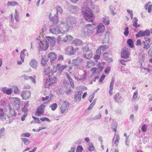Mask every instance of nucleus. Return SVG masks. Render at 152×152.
I'll return each instance as SVG.
<instances>
[{
  "instance_id": "f257e3e1",
  "label": "nucleus",
  "mask_w": 152,
  "mask_h": 152,
  "mask_svg": "<svg viewBox=\"0 0 152 152\" xmlns=\"http://www.w3.org/2000/svg\"><path fill=\"white\" fill-rule=\"evenodd\" d=\"M93 3L91 0H85L83 3L84 6L82 7L81 10L84 18L88 22H92L94 19V16L91 10L89 7V6H91L94 10L98 12L99 10L96 5H93Z\"/></svg>"
},
{
  "instance_id": "f03ea898",
  "label": "nucleus",
  "mask_w": 152,
  "mask_h": 152,
  "mask_svg": "<svg viewBox=\"0 0 152 152\" xmlns=\"http://www.w3.org/2000/svg\"><path fill=\"white\" fill-rule=\"evenodd\" d=\"M60 24L58 26H56L55 28H52L50 26L49 29L50 32L54 34H63L68 31V27H65L64 23L63 21H61Z\"/></svg>"
},
{
  "instance_id": "7ed1b4c3",
  "label": "nucleus",
  "mask_w": 152,
  "mask_h": 152,
  "mask_svg": "<svg viewBox=\"0 0 152 152\" xmlns=\"http://www.w3.org/2000/svg\"><path fill=\"white\" fill-rule=\"evenodd\" d=\"M39 37L37 39L39 41L38 42L39 50L42 51L46 50L49 46L47 39L42 36H39Z\"/></svg>"
},
{
  "instance_id": "20e7f679",
  "label": "nucleus",
  "mask_w": 152,
  "mask_h": 152,
  "mask_svg": "<svg viewBox=\"0 0 152 152\" xmlns=\"http://www.w3.org/2000/svg\"><path fill=\"white\" fill-rule=\"evenodd\" d=\"M56 12L54 15V16L51 17V14H50L49 18L50 20L53 21V23L54 25L58 24V14L62 13L63 10L62 8L59 6H58L56 8Z\"/></svg>"
},
{
  "instance_id": "39448f33",
  "label": "nucleus",
  "mask_w": 152,
  "mask_h": 152,
  "mask_svg": "<svg viewBox=\"0 0 152 152\" xmlns=\"http://www.w3.org/2000/svg\"><path fill=\"white\" fill-rule=\"evenodd\" d=\"M65 27H68V31L71 28L75 26L76 24V18L72 16H69L67 18L66 22H64Z\"/></svg>"
},
{
  "instance_id": "423d86ee",
  "label": "nucleus",
  "mask_w": 152,
  "mask_h": 152,
  "mask_svg": "<svg viewBox=\"0 0 152 152\" xmlns=\"http://www.w3.org/2000/svg\"><path fill=\"white\" fill-rule=\"evenodd\" d=\"M94 24H87L85 28L82 30L83 34L86 37H88L92 34L94 29L93 26Z\"/></svg>"
},
{
  "instance_id": "0eeeda50",
  "label": "nucleus",
  "mask_w": 152,
  "mask_h": 152,
  "mask_svg": "<svg viewBox=\"0 0 152 152\" xmlns=\"http://www.w3.org/2000/svg\"><path fill=\"white\" fill-rule=\"evenodd\" d=\"M6 109L0 108V119L5 123L8 124L11 122L9 117L6 114Z\"/></svg>"
},
{
  "instance_id": "6e6552de",
  "label": "nucleus",
  "mask_w": 152,
  "mask_h": 152,
  "mask_svg": "<svg viewBox=\"0 0 152 152\" xmlns=\"http://www.w3.org/2000/svg\"><path fill=\"white\" fill-rule=\"evenodd\" d=\"M73 37L71 35H66V36L62 34L58 36L56 39L57 42L59 44H61L62 42H66L68 41H70L72 40Z\"/></svg>"
},
{
  "instance_id": "1a4fd4ad",
  "label": "nucleus",
  "mask_w": 152,
  "mask_h": 152,
  "mask_svg": "<svg viewBox=\"0 0 152 152\" xmlns=\"http://www.w3.org/2000/svg\"><path fill=\"white\" fill-rule=\"evenodd\" d=\"M57 69L56 67L54 65L47 66L45 68L44 73L46 75H48L49 76L52 75L53 73L56 72Z\"/></svg>"
},
{
  "instance_id": "9d476101",
  "label": "nucleus",
  "mask_w": 152,
  "mask_h": 152,
  "mask_svg": "<svg viewBox=\"0 0 152 152\" xmlns=\"http://www.w3.org/2000/svg\"><path fill=\"white\" fill-rule=\"evenodd\" d=\"M58 104L60 105V110L62 114H64L66 112L69 105V103L67 101H63L60 100Z\"/></svg>"
},
{
  "instance_id": "9b49d317",
  "label": "nucleus",
  "mask_w": 152,
  "mask_h": 152,
  "mask_svg": "<svg viewBox=\"0 0 152 152\" xmlns=\"http://www.w3.org/2000/svg\"><path fill=\"white\" fill-rule=\"evenodd\" d=\"M10 99L13 103L12 107L13 108L16 110L19 109L21 102L20 99L17 97L11 98Z\"/></svg>"
},
{
  "instance_id": "f8f14e48",
  "label": "nucleus",
  "mask_w": 152,
  "mask_h": 152,
  "mask_svg": "<svg viewBox=\"0 0 152 152\" xmlns=\"http://www.w3.org/2000/svg\"><path fill=\"white\" fill-rule=\"evenodd\" d=\"M78 48H77L75 49L72 46H69L66 47L64 50L66 53L68 55H74L78 50Z\"/></svg>"
},
{
  "instance_id": "ddd939ff",
  "label": "nucleus",
  "mask_w": 152,
  "mask_h": 152,
  "mask_svg": "<svg viewBox=\"0 0 152 152\" xmlns=\"http://www.w3.org/2000/svg\"><path fill=\"white\" fill-rule=\"evenodd\" d=\"M56 78L54 76L51 75L49 76V78L47 80L45 87L48 86L55 83L56 82Z\"/></svg>"
},
{
  "instance_id": "4468645a",
  "label": "nucleus",
  "mask_w": 152,
  "mask_h": 152,
  "mask_svg": "<svg viewBox=\"0 0 152 152\" xmlns=\"http://www.w3.org/2000/svg\"><path fill=\"white\" fill-rule=\"evenodd\" d=\"M150 32L149 30H146L145 31L141 30L139 31L136 34L137 37H139L145 36H149L150 35Z\"/></svg>"
},
{
  "instance_id": "2eb2a0df",
  "label": "nucleus",
  "mask_w": 152,
  "mask_h": 152,
  "mask_svg": "<svg viewBox=\"0 0 152 152\" xmlns=\"http://www.w3.org/2000/svg\"><path fill=\"white\" fill-rule=\"evenodd\" d=\"M130 56V53L128 49L126 47L123 48L122 50L121 54V57L124 58H128Z\"/></svg>"
},
{
  "instance_id": "dca6fc26",
  "label": "nucleus",
  "mask_w": 152,
  "mask_h": 152,
  "mask_svg": "<svg viewBox=\"0 0 152 152\" xmlns=\"http://www.w3.org/2000/svg\"><path fill=\"white\" fill-rule=\"evenodd\" d=\"M8 108L9 110V113L7 116L9 117V118L10 117H15L16 115V113L14 109L12 107V105H9Z\"/></svg>"
},
{
  "instance_id": "f3484780",
  "label": "nucleus",
  "mask_w": 152,
  "mask_h": 152,
  "mask_svg": "<svg viewBox=\"0 0 152 152\" xmlns=\"http://www.w3.org/2000/svg\"><path fill=\"white\" fill-rule=\"evenodd\" d=\"M83 59L80 58H77L74 59L72 61V64L76 66H78V67H77V68L81 69V67L80 66V64L83 61Z\"/></svg>"
},
{
  "instance_id": "a211bd4d",
  "label": "nucleus",
  "mask_w": 152,
  "mask_h": 152,
  "mask_svg": "<svg viewBox=\"0 0 152 152\" xmlns=\"http://www.w3.org/2000/svg\"><path fill=\"white\" fill-rule=\"evenodd\" d=\"M45 107L44 105L42 104L38 107L36 113L38 116H40L44 113V109Z\"/></svg>"
},
{
  "instance_id": "6ab92c4d",
  "label": "nucleus",
  "mask_w": 152,
  "mask_h": 152,
  "mask_svg": "<svg viewBox=\"0 0 152 152\" xmlns=\"http://www.w3.org/2000/svg\"><path fill=\"white\" fill-rule=\"evenodd\" d=\"M47 39L48 43L50 45L53 46L55 45L56 42V39L55 37H48Z\"/></svg>"
},
{
  "instance_id": "aec40b11",
  "label": "nucleus",
  "mask_w": 152,
  "mask_h": 152,
  "mask_svg": "<svg viewBox=\"0 0 152 152\" xmlns=\"http://www.w3.org/2000/svg\"><path fill=\"white\" fill-rule=\"evenodd\" d=\"M83 92L81 91L76 92L74 95V101L75 102H78L81 99V95Z\"/></svg>"
},
{
  "instance_id": "412c9836",
  "label": "nucleus",
  "mask_w": 152,
  "mask_h": 152,
  "mask_svg": "<svg viewBox=\"0 0 152 152\" xmlns=\"http://www.w3.org/2000/svg\"><path fill=\"white\" fill-rule=\"evenodd\" d=\"M1 91L7 95L11 94L12 92V89L11 88H8L6 87L2 88Z\"/></svg>"
},
{
  "instance_id": "4be33fe9",
  "label": "nucleus",
  "mask_w": 152,
  "mask_h": 152,
  "mask_svg": "<svg viewBox=\"0 0 152 152\" xmlns=\"http://www.w3.org/2000/svg\"><path fill=\"white\" fill-rule=\"evenodd\" d=\"M105 26L101 23L97 26L96 32L98 33H103L105 30Z\"/></svg>"
},
{
  "instance_id": "5701e85b",
  "label": "nucleus",
  "mask_w": 152,
  "mask_h": 152,
  "mask_svg": "<svg viewBox=\"0 0 152 152\" xmlns=\"http://www.w3.org/2000/svg\"><path fill=\"white\" fill-rule=\"evenodd\" d=\"M31 94V93L30 91H23L21 94V96L24 99H26L29 98Z\"/></svg>"
},
{
  "instance_id": "b1692460",
  "label": "nucleus",
  "mask_w": 152,
  "mask_h": 152,
  "mask_svg": "<svg viewBox=\"0 0 152 152\" xmlns=\"http://www.w3.org/2000/svg\"><path fill=\"white\" fill-rule=\"evenodd\" d=\"M30 65L32 68L36 69L38 65V63L36 60L33 59L30 61Z\"/></svg>"
},
{
  "instance_id": "393cba45",
  "label": "nucleus",
  "mask_w": 152,
  "mask_h": 152,
  "mask_svg": "<svg viewBox=\"0 0 152 152\" xmlns=\"http://www.w3.org/2000/svg\"><path fill=\"white\" fill-rule=\"evenodd\" d=\"M69 11L74 13H76L79 10V9L77 6H74L72 5L70 6L69 7Z\"/></svg>"
},
{
  "instance_id": "a878e982",
  "label": "nucleus",
  "mask_w": 152,
  "mask_h": 152,
  "mask_svg": "<svg viewBox=\"0 0 152 152\" xmlns=\"http://www.w3.org/2000/svg\"><path fill=\"white\" fill-rule=\"evenodd\" d=\"M48 56L50 58L51 61H54L56 58V55L54 52L49 53Z\"/></svg>"
},
{
  "instance_id": "bb28decb",
  "label": "nucleus",
  "mask_w": 152,
  "mask_h": 152,
  "mask_svg": "<svg viewBox=\"0 0 152 152\" xmlns=\"http://www.w3.org/2000/svg\"><path fill=\"white\" fill-rule=\"evenodd\" d=\"M109 48V47L106 45H102L100 46L97 49L99 50V51L101 53L102 51L103 52Z\"/></svg>"
},
{
  "instance_id": "cd10ccee",
  "label": "nucleus",
  "mask_w": 152,
  "mask_h": 152,
  "mask_svg": "<svg viewBox=\"0 0 152 152\" xmlns=\"http://www.w3.org/2000/svg\"><path fill=\"white\" fill-rule=\"evenodd\" d=\"M142 45H143V48L144 49L148 50L149 48L151 46V44L150 43L148 42H143L142 43Z\"/></svg>"
},
{
  "instance_id": "c85d7f7f",
  "label": "nucleus",
  "mask_w": 152,
  "mask_h": 152,
  "mask_svg": "<svg viewBox=\"0 0 152 152\" xmlns=\"http://www.w3.org/2000/svg\"><path fill=\"white\" fill-rule=\"evenodd\" d=\"M73 44L75 46L80 45L82 44V41L78 39H77L73 41Z\"/></svg>"
},
{
  "instance_id": "c756f323",
  "label": "nucleus",
  "mask_w": 152,
  "mask_h": 152,
  "mask_svg": "<svg viewBox=\"0 0 152 152\" xmlns=\"http://www.w3.org/2000/svg\"><path fill=\"white\" fill-rule=\"evenodd\" d=\"M92 56V52L91 51H89L88 53H87L83 55V57L87 59H91Z\"/></svg>"
},
{
  "instance_id": "7c9ffc66",
  "label": "nucleus",
  "mask_w": 152,
  "mask_h": 152,
  "mask_svg": "<svg viewBox=\"0 0 152 152\" xmlns=\"http://www.w3.org/2000/svg\"><path fill=\"white\" fill-rule=\"evenodd\" d=\"M18 5V3L17 2L14 1H8L7 4V5L8 6H12V7Z\"/></svg>"
},
{
  "instance_id": "2f4dec72",
  "label": "nucleus",
  "mask_w": 152,
  "mask_h": 152,
  "mask_svg": "<svg viewBox=\"0 0 152 152\" xmlns=\"http://www.w3.org/2000/svg\"><path fill=\"white\" fill-rule=\"evenodd\" d=\"M101 53L99 50H97L96 51L95 55L94 57V58L96 60H98L100 57V54Z\"/></svg>"
},
{
  "instance_id": "473e14b6",
  "label": "nucleus",
  "mask_w": 152,
  "mask_h": 152,
  "mask_svg": "<svg viewBox=\"0 0 152 152\" xmlns=\"http://www.w3.org/2000/svg\"><path fill=\"white\" fill-rule=\"evenodd\" d=\"M26 51V49H24L21 52V53L20 54V58L21 60L23 61H24L25 56H26V54H24V52Z\"/></svg>"
},
{
  "instance_id": "72a5a7b5",
  "label": "nucleus",
  "mask_w": 152,
  "mask_h": 152,
  "mask_svg": "<svg viewBox=\"0 0 152 152\" xmlns=\"http://www.w3.org/2000/svg\"><path fill=\"white\" fill-rule=\"evenodd\" d=\"M48 60L46 56H44L42 58L41 60V64L43 66H45L46 64V63L48 61Z\"/></svg>"
},
{
  "instance_id": "f704fd0d",
  "label": "nucleus",
  "mask_w": 152,
  "mask_h": 152,
  "mask_svg": "<svg viewBox=\"0 0 152 152\" xmlns=\"http://www.w3.org/2000/svg\"><path fill=\"white\" fill-rule=\"evenodd\" d=\"M127 43L128 45L131 48L134 47V45L132 39H128L127 40Z\"/></svg>"
},
{
  "instance_id": "c9c22d12",
  "label": "nucleus",
  "mask_w": 152,
  "mask_h": 152,
  "mask_svg": "<svg viewBox=\"0 0 152 152\" xmlns=\"http://www.w3.org/2000/svg\"><path fill=\"white\" fill-rule=\"evenodd\" d=\"M95 64V63L93 61L90 60L87 62L86 66L88 68H90L92 66H94Z\"/></svg>"
},
{
  "instance_id": "e433bc0d",
  "label": "nucleus",
  "mask_w": 152,
  "mask_h": 152,
  "mask_svg": "<svg viewBox=\"0 0 152 152\" xmlns=\"http://www.w3.org/2000/svg\"><path fill=\"white\" fill-rule=\"evenodd\" d=\"M114 83L113 80H112L111 82L110 83V90H109V94L111 95L113 94V84Z\"/></svg>"
},
{
  "instance_id": "4c0bfd02",
  "label": "nucleus",
  "mask_w": 152,
  "mask_h": 152,
  "mask_svg": "<svg viewBox=\"0 0 152 152\" xmlns=\"http://www.w3.org/2000/svg\"><path fill=\"white\" fill-rule=\"evenodd\" d=\"M12 88L14 89V92L15 94H18L20 92V89L18 87L15 85L12 86Z\"/></svg>"
},
{
  "instance_id": "58836bf2",
  "label": "nucleus",
  "mask_w": 152,
  "mask_h": 152,
  "mask_svg": "<svg viewBox=\"0 0 152 152\" xmlns=\"http://www.w3.org/2000/svg\"><path fill=\"white\" fill-rule=\"evenodd\" d=\"M115 100L116 102H117L119 103L120 102V100L121 99V96H119V94H116L115 95Z\"/></svg>"
},
{
  "instance_id": "ea45409f",
  "label": "nucleus",
  "mask_w": 152,
  "mask_h": 152,
  "mask_svg": "<svg viewBox=\"0 0 152 152\" xmlns=\"http://www.w3.org/2000/svg\"><path fill=\"white\" fill-rule=\"evenodd\" d=\"M76 79L77 80H84L86 78V73H84L83 75V77H75Z\"/></svg>"
},
{
  "instance_id": "a19ab883",
  "label": "nucleus",
  "mask_w": 152,
  "mask_h": 152,
  "mask_svg": "<svg viewBox=\"0 0 152 152\" xmlns=\"http://www.w3.org/2000/svg\"><path fill=\"white\" fill-rule=\"evenodd\" d=\"M152 7V5H148L147 4H146L145 5V8L146 10H148V12L149 13H150L151 12Z\"/></svg>"
},
{
  "instance_id": "79ce46f5",
  "label": "nucleus",
  "mask_w": 152,
  "mask_h": 152,
  "mask_svg": "<svg viewBox=\"0 0 152 152\" xmlns=\"http://www.w3.org/2000/svg\"><path fill=\"white\" fill-rule=\"evenodd\" d=\"M52 97V95H49V96H46L45 97H43L42 98V100L43 101H44L47 100L49 99V100H50Z\"/></svg>"
},
{
  "instance_id": "37998d69",
  "label": "nucleus",
  "mask_w": 152,
  "mask_h": 152,
  "mask_svg": "<svg viewBox=\"0 0 152 152\" xmlns=\"http://www.w3.org/2000/svg\"><path fill=\"white\" fill-rule=\"evenodd\" d=\"M21 140L26 145H28L30 143V141L28 139L25 138H21Z\"/></svg>"
},
{
  "instance_id": "c03bdc74",
  "label": "nucleus",
  "mask_w": 152,
  "mask_h": 152,
  "mask_svg": "<svg viewBox=\"0 0 152 152\" xmlns=\"http://www.w3.org/2000/svg\"><path fill=\"white\" fill-rule=\"evenodd\" d=\"M28 103L27 102L25 104L24 107L22 109V111L24 112H27L28 111Z\"/></svg>"
},
{
  "instance_id": "a18cd8bd",
  "label": "nucleus",
  "mask_w": 152,
  "mask_h": 152,
  "mask_svg": "<svg viewBox=\"0 0 152 152\" xmlns=\"http://www.w3.org/2000/svg\"><path fill=\"white\" fill-rule=\"evenodd\" d=\"M120 139V137L118 134L116 135L115 140V144L116 145V147H117L119 143Z\"/></svg>"
},
{
  "instance_id": "49530a36",
  "label": "nucleus",
  "mask_w": 152,
  "mask_h": 152,
  "mask_svg": "<svg viewBox=\"0 0 152 152\" xmlns=\"http://www.w3.org/2000/svg\"><path fill=\"white\" fill-rule=\"evenodd\" d=\"M36 76L35 75H34L33 77L30 76L29 77V79L34 84H35L36 82Z\"/></svg>"
},
{
  "instance_id": "de8ad7c7",
  "label": "nucleus",
  "mask_w": 152,
  "mask_h": 152,
  "mask_svg": "<svg viewBox=\"0 0 152 152\" xmlns=\"http://www.w3.org/2000/svg\"><path fill=\"white\" fill-rule=\"evenodd\" d=\"M50 107L53 110H55L57 107V105L56 103H54L50 105Z\"/></svg>"
},
{
  "instance_id": "09e8293b",
  "label": "nucleus",
  "mask_w": 152,
  "mask_h": 152,
  "mask_svg": "<svg viewBox=\"0 0 152 152\" xmlns=\"http://www.w3.org/2000/svg\"><path fill=\"white\" fill-rule=\"evenodd\" d=\"M67 66L66 65L61 66L59 68L58 70L60 72H62L63 70L66 68Z\"/></svg>"
},
{
  "instance_id": "8fccbe9b",
  "label": "nucleus",
  "mask_w": 152,
  "mask_h": 152,
  "mask_svg": "<svg viewBox=\"0 0 152 152\" xmlns=\"http://www.w3.org/2000/svg\"><path fill=\"white\" fill-rule=\"evenodd\" d=\"M138 96V93L137 91H136L134 93L132 99V100L133 101V100H135L136 99Z\"/></svg>"
},
{
  "instance_id": "3c124183",
  "label": "nucleus",
  "mask_w": 152,
  "mask_h": 152,
  "mask_svg": "<svg viewBox=\"0 0 152 152\" xmlns=\"http://www.w3.org/2000/svg\"><path fill=\"white\" fill-rule=\"evenodd\" d=\"M4 130L5 129L4 128H2L0 129V139L3 137Z\"/></svg>"
},
{
  "instance_id": "603ef678",
  "label": "nucleus",
  "mask_w": 152,
  "mask_h": 152,
  "mask_svg": "<svg viewBox=\"0 0 152 152\" xmlns=\"http://www.w3.org/2000/svg\"><path fill=\"white\" fill-rule=\"evenodd\" d=\"M129 30L128 27H126L125 29V31L124 34L126 36H127L129 33Z\"/></svg>"
},
{
  "instance_id": "864d4df0",
  "label": "nucleus",
  "mask_w": 152,
  "mask_h": 152,
  "mask_svg": "<svg viewBox=\"0 0 152 152\" xmlns=\"http://www.w3.org/2000/svg\"><path fill=\"white\" fill-rule=\"evenodd\" d=\"M83 150V148L82 146L78 145L77 148L76 152H82Z\"/></svg>"
},
{
  "instance_id": "5fc2aeb1",
  "label": "nucleus",
  "mask_w": 152,
  "mask_h": 152,
  "mask_svg": "<svg viewBox=\"0 0 152 152\" xmlns=\"http://www.w3.org/2000/svg\"><path fill=\"white\" fill-rule=\"evenodd\" d=\"M30 136V134L28 132L24 133L22 134L21 135V137H29Z\"/></svg>"
},
{
  "instance_id": "6e6d98bb",
  "label": "nucleus",
  "mask_w": 152,
  "mask_h": 152,
  "mask_svg": "<svg viewBox=\"0 0 152 152\" xmlns=\"http://www.w3.org/2000/svg\"><path fill=\"white\" fill-rule=\"evenodd\" d=\"M103 22L106 25H108L110 23V21L108 19L104 18Z\"/></svg>"
},
{
  "instance_id": "4d7b16f0",
  "label": "nucleus",
  "mask_w": 152,
  "mask_h": 152,
  "mask_svg": "<svg viewBox=\"0 0 152 152\" xmlns=\"http://www.w3.org/2000/svg\"><path fill=\"white\" fill-rule=\"evenodd\" d=\"M89 147L88 149L89 151H92L94 150V146L91 143L88 144Z\"/></svg>"
},
{
  "instance_id": "13d9d810",
  "label": "nucleus",
  "mask_w": 152,
  "mask_h": 152,
  "mask_svg": "<svg viewBox=\"0 0 152 152\" xmlns=\"http://www.w3.org/2000/svg\"><path fill=\"white\" fill-rule=\"evenodd\" d=\"M40 119L42 121H45L48 122H50L51 121L49 119L46 117H42L41 118H40Z\"/></svg>"
},
{
  "instance_id": "bf43d9fd",
  "label": "nucleus",
  "mask_w": 152,
  "mask_h": 152,
  "mask_svg": "<svg viewBox=\"0 0 152 152\" xmlns=\"http://www.w3.org/2000/svg\"><path fill=\"white\" fill-rule=\"evenodd\" d=\"M147 129V125L145 124H144L142 126L141 128V130L143 132H145Z\"/></svg>"
},
{
  "instance_id": "052dcab7",
  "label": "nucleus",
  "mask_w": 152,
  "mask_h": 152,
  "mask_svg": "<svg viewBox=\"0 0 152 152\" xmlns=\"http://www.w3.org/2000/svg\"><path fill=\"white\" fill-rule=\"evenodd\" d=\"M129 120L131 121L132 123H133L134 122V115L133 114H132L130 115L129 118Z\"/></svg>"
},
{
  "instance_id": "680f3d73",
  "label": "nucleus",
  "mask_w": 152,
  "mask_h": 152,
  "mask_svg": "<svg viewBox=\"0 0 152 152\" xmlns=\"http://www.w3.org/2000/svg\"><path fill=\"white\" fill-rule=\"evenodd\" d=\"M83 51L88 52L89 51V48L87 46H85L82 48Z\"/></svg>"
},
{
  "instance_id": "e2e57ef3",
  "label": "nucleus",
  "mask_w": 152,
  "mask_h": 152,
  "mask_svg": "<svg viewBox=\"0 0 152 152\" xmlns=\"http://www.w3.org/2000/svg\"><path fill=\"white\" fill-rule=\"evenodd\" d=\"M101 117V114L99 113V114L96 115L94 118V120H97L100 119Z\"/></svg>"
},
{
  "instance_id": "0e129e2a",
  "label": "nucleus",
  "mask_w": 152,
  "mask_h": 152,
  "mask_svg": "<svg viewBox=\"0 0 152 152\" xmlns=\"http://www.w3.org/2000/svg\"><path fill=\"white\" fill-rule=\"evenodd\" d=\"M110 70V68L109 66H107L104 72L105 74H108L109 73Z\"/></svg>"
},
{
  "instance_id": "69168bd1",
  "label": "nucleus",
  "mask_w": 152,
  "mask_h": 152,
  "mask_svg": "<svg viewBox=\"0 0 152 152\" xmlns=\"http://www.w3.org/2000/svg\"><path fill=\"white\" fill-rule=\"evenodd\" d=\"M102 69L103 67L102 66H99L97 68H96V73H99L102 70Z\"/></svg>"
},
{
  "instance_id": "338daca9",
  "label": "nucleus",
  "mask_w": 152,
  "mask_h": 152,
  "mask_svg": "<svg viewBox=\"0 0 152 152\" xmlns=\"http://www.w3.org/2000/svg\"><path fill=\"white\" fill-rule=\"evenodd\" d=\"M94 97V94H92L88 98V100L91 103Z\"/></svg>"
},
{
  "instance_id": "774afa93",
  "label": "nucleus",
  "mask_w": 152,
  "mask_h": 152,
  "mask_svg": "<svg viewBox=\"0 0 152 152\" xmlns=\"http://www.w3.org/2000/svg\"><path fill=\"white\" fill-rule=\"evenodd\" d=\"M128 61V60H120V63L124 65H126V63Z\"/></svg>"
}]
</instances>
